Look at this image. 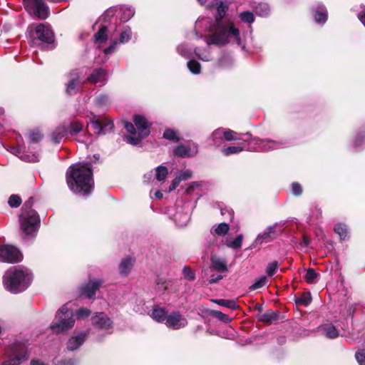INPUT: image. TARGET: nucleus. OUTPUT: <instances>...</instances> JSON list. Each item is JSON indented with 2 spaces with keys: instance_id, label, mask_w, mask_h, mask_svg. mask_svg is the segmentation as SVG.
Returning a JSON list of instances; mask_svg holds the SVG:
<instances>
[{
  "instance_id": "obj_22",
  "label": "nucleus",
  "mask_w": 365,
  "mask_h": 365,
  "mask_svg": "<svg viewBox=\"0 0 365 365\" xmlns=\"http://www.w3.org/2000/svg\"><path fill=\"white\" fill-rule=\"evenodd\" d=\"M322 329L324 334L329 339H334L339 336V330L332 324H324Z\"/></svg>"
},
{
  "instance_id": "obj_61",
  "label": "nucleus",
  "mask_w": 365,
  "mask_h": 365,
  "mask_svg": "<svg viewBox=\"0 0 365 365\" xmlns=\"http://www.w3.org/2000/svg\"><path fill=\"white\" fill-rule=\"evenodd\" d=\"M124 127L128 133L131 134H135V125L133 123L130 122H125Z\"/></svg>"
},
{
  "instance_id": "obj_34",
  "label": "nucleus",
  "mask_w": 365,
  "mask_h": 365,
  "mask_svg": "<svg viewBox=\"0 0 365 365\" xmlns=\"http://www.w3.org/2000/svg\"><path fill=\"white\" fill-rule=\"evenodd\" d=\"M165 314L166 312L165 309L157 307L153 309L151 314V317L155 321L160 322L165 319Z\"/></svg>"
},
{
  "instance_id": "obj_28",
  "label": "nucleus",
  "mask_w": 365,
  "mask_h": 365,
  "mask_svg": "<svg viewBox=\"0 0 365 365\" xmlns=\"http://www.w3.org/2000/svg\"><path fill=\"white\" fill-rule=\"evenodd\" d=\"M110 103V100L108 96L100 94L96 97L94 100L95 106L98 108H104Z\"/></svg>"
},
{
  "instance_id": "obj_37",
  "label": "nucleus",
  "mask_w": 365,
  "mask_h": 365,
  "mask_svg": "<svg viewBox=\"0 0 365 365\" xmlns=\"http://www.w3.org/2000/svg\"><path fill=\"white\" fill-rule=\"evenodd\" d=\"M83 125L79 120H75L70 123V130L68 133L75 135L83 130Z\"/></svg>"
},
{
  "instance_id": "obj_53",
  "label": "nucleus",
  "mask_w": 365,
  "mask_h": 365,
  "mask_svg": "<svg viewBox=\"0 0 365 365\" xmlns=\"http://www.w3.org/2000/svg\"><path fill=\"white\" fill-rule=\"evenodd\" d=\"M90 314H91V311L88 309L85 308V307H81V308L78 309L76 312V317L78 319H83L85 318H87L90 316Z\"/></svg>"
},
{
  "instance_id": "obj_52",
  "label": "nucleus",
  "mask_w": 365,
  "mask_h": 365,
  "mask_svg": "<svg viewBox=\"0 0 365 365\" xmlns=\"http://www.w3.org/2000/svg\"><path fill=\"white\" fill-rule=\"evenodd\" d=\"M8 203L11 207H18L21 203V199L17 195H11L9 198Z\"/></svg>"
},
{
  "instance_id": "obj_54",
  "label": "nucleus",
  "mask_w": 365,
  "mask_h": 365,
  "mask_svg": "<svg viewBox=\"0 0 365 365\" xmlns=\"http://www.w3.org/2000/svg\"><path fill=\"white\" fill-rule=\"evenodd\" d=\"M278 267V262L277 261H274L268 264L266 272L268 276L272 277L274 274Z\"/></svg>"
},
{
  "instance_id": "obj_20",
  "label": "nucleus",
  "mask_w": 365,
  "mask_h": 365,
  "mask_svg": "<svg viewBox=\"0 0 365 365\" xmlns=\"http://www.w3.org/2000/svg\"><path fill=\"white\" fill-rule=\"evenodd\" d=\"M210 140L212 141L211 145L215 146H220L225 142L223 128H217L214 130L210 137Z\"/></svg>"
},
{
  "instance_id": "obj_64",
  "label": "nucleus",
  "mask_w": 365,
  "mask_h": 365,
  "mask_svg": "<svg viewBox=\"0 0 365 365\" xmlns=\"http://www.w3.org/2000/svg\"><path fill=\"white\" fill-rule=\"evenodd\" d=\"M223 278V277L220 274L219 275H212L210 280H209V283L210 284H214V283H216L217 282H218L219 280L222 279Z\"/></svg>"
},
{
  "instance_id": "obj_11",
  "label": "nucleus",
  "mask_w": 365,
  "mask_h": 365,
  "mask_svg": "<svg viewBox=\"0 0 365 365\" xmlns=\"http://www.w3.org/2000/svg\"><path fill=\"white\" fill-rule=\"evenodd\" d=\"M252 143L256 145L253 150L262 152L278 148L280 145L279 143L278 142L271 140H262L259 138H252Z\"/></svg>"
},
{
  "instance_id": "obj_50",
  "label": "nucleus",
  "mask_w": 365,
  "mask_h": 365,
  "mask_svg": "<svg viewBox=\"0 0 365 365\" xmlns=\"http://www.w3.org/2000/svg\"><path fill=\"white\" fill-rule=\"evenodd\" d=\"M194 53L199 59L203 61H209L211 60V56L207 51L202 52L199 48H195Z\"/></svg>"
},
{
  "instance_id": "obj_25",
  "label": "nucleus",
  "mask_w": 365,
  "mask_h": 365,
  "mask_svg": "<svg viewBox=\"0 0 365 365\" xmlns=\"http://www.w3.org/2000/svg\"><path fill=\"white\" fill-rule=\"evenodd\" d=\"M278 319V314L271 309L266 311L259 317V320L265 323H272Z\"/></svg>"
},
{
  "instance_id": "obj_46",
  "label": "nucleus",
  "mask_w": 365,
  "mask_h": 365,
  "mask_svg": "<svg viewBox=\"0 0 365 365\" xmlns=\"http://www.w3.org/2000/svg\"><path fill=\"white\" fill-rule=\"evenodd\" d=\"M177 52L185 58L191 57V50L185 44H180L177 47Z\"/></svg>"
},
{
  "instance_id": "obj_2",
  "label": "nucleus",
  "mask_w": 365,
  "mask_h": 365,
  "mask_svg": "<svg viewBox=\"0 0 365 365\" xmlns=\"http://www.w3.org/2000/svg\"><path fill=\"white\" fill-rule=\"evenodd\" d=\"M70 190L81 195H88L93 188L92 165L90 163H78L71 165L66 173Z\"/></svg>"
},
{
  "instance_id": "obj_6",
  "label": "nucleus",
  "mask_w": 365,
  "mask_h": 365,
  "mask_svg": "<svg viewBox=\"0 0 365 365\" xmlns=\"http://www.w3.org/2000/svg\"><path fill=\"white\" fill-rule=\"evenodd\" d=\"M28 32L34 40H38L41 42L48 44L54 42V34L51 27L47 24L31 25L28 28Z\"/></svg>"
},
{
  "instance_id": "obj_18",
  "label": "nucleus",
  "mask_w": 365,
  "mask_h": 365,
  "mask_svg": "<svg viewBox=\"0 0 365 365\" xmlns=\"http://www.w3.org/2000/svg\"><path fill=\"white\" fill-rule=\"evenodd\" d=\"M314 20L318 24H324L327 20V11L324 6L319 5L313 9Z\"/></svg>"
},
{
  "instance_id": "obj_48",
  "label": "nucleus",
  "mask_w": 365,
  "mask_h": 365,
  "mask_svg": "<svg viewBox=\"0 0 365 365\" xmlns=\"http://www.w3.org/2000/svg\"><path fill=\"white\" fill-rule=\"evenodd\" d=\"M103 125V134H106V133L110 132L113 129V122L111 119H108L107 118H104L101 122Z\"/></svg>"
},
{
  "instance_id": "obj_56",
  "label": "nucleus",
  "mask_w": 365,
  "mask_h": 365,
  "mask_svg": "<svg viewBox=\"0 0 365 365\" xmlns=\"http://www.w3.org/2000/svg\"><path fill=\"white\" fill-rule=\"evenodd\" d=\"M192 175V173L191 170H185L181 171L180 173V174L177 176V178L181 182V181H184V180L191 178Z\"/></svg>"
},
{
  "instance_id": "obj_36",
  "label": "nucleus",
  "mask_w": 365,
  "mask_h": 365,
  "mask_svg": "<svg viewBox=\"0 0 365 365\" xmlns=\"http://www.w3.org/2000/svg\"><path fill=\"white\" fill-rule=\"evenodd\" d=\"M163 138L173 142H178L180 140L178 136V131L170 128H167L165 130L163 133Z\"/></svg>"
},
{
  "instance_id": "obj_8",
  "label": "nucleus",
  "mask_w": 365,
  "mask_h": 365,
  "mask_svg": "<svg viewBox=\"0 0 365 365\" xmlns=\"http://www.w3.org/2000/svg\"><path fill=\"white\" fill-rule=\"evenodd\" d=\"M22 259L23 255L16 247L10 245L0 247V259L2 262L17 263Z\"/></svg>"
},
{
  "instance_id": "obj_3",
  "label": "nucleus",
  "mask_w": 365,
  "mask_h": 365,
  "mask_svg": "<svg viewBox=\"0 0 365 365\" xmlns=\"http://www.w3.org/2000/svg\"><path fill=\"white\" fill-rule=\"evenodd\" d=\"M31 279V274L28 269L11 267L4 273L3 284L9 292L19 293L28 288Z\"/></svg>"
},
{
  "instance_id": "obj_39",
  "label": "nucleus",
  "mask_w": 365,
  "mask_h": 365,
  "mask_svg": "<svg viewBox=\"0 0 365 365\" xmlns=\"http://www.w3.org/2000/svg\"><path fill=\"white\" fill-rule=\"evenodd\" d=\"M168 169L163 165H160L155 168V178L158 181H163L165 180L168 175Z\"/></svg>"
},
{
  "instance_id": "obj_23",
  "label": "nucleus",
  "mask_w": 365,
  "mask_h": 365,
  "mask_svg": "<svg viewBox=\"0 0 365 365\" xmlns=\"http://www.w3.org/2000/svg\"><path fill=\"white\" fill-rule=\"evenodd\" d=\"M212 267L214 269L220 272L227 271V262L225 259L219 257L212 258Z\"/></svg>"
},
{
  "instance_id": "obj_13",
  "label": "nucleus",
  "mask_w": 365,
  "mask_h": 365,
  "mask_svg": "<svg viewBox=\"0 0 365 365\" xmlns=\"http://www.w3.org/2000/svg\"><path fill=\"white\" fill-rule=\"evenodd\" d=\"M103 283V281L101 279L90 281L86 284L83 285L81 287V292L86 297L92 298L95 296L96 290L100 288Z\"/></svg>"
},
{
  "instance_id": "obj_27",
  "label": "nucleus",
  "mask_w": 365,
  "mask_h": 365,
  "mask_svg": "<svg viewBox=\"0 0 365 365\" xmlns=\"http://www.w3.org/2000/svg\"><path fill=\"white\" fill-rule=\"evenodd\" d=\"M11 152L14 153L16 155H19V158L25 161L37 162L39 160V156L38 155L21 154V152L19 151V148H13Z\"/></svg>"
},
{
  "instance_id": "obj_60",
  "label": "nucleus",
  "mask_w": 365,
  "mask_h": 365,
  "mask_svg": "<svg viewBox=\"0 0 365 365\" xmlns=\"http://www.w3.org/2000/svg\"><path fill=\"white\" fill-rule=\"evenodd\" d=\"M292 192L295 195H300L302 193L301 185L297 182H293L292 185Z\"/></svg>"
},
{
  "instance_id": "obj_30",
  "label": "nucleus",
  "mask_w": 365,
  "mask_h": 365,
  "mask_svg": "<svg viewBox=\"0 0 365 365\" xmlns=\"http://www.w3.org/2000/svg\"><path fill=\"white\" fill-rule=\"evenodd\" d=\"M243 235H239L235 239H227L225 245L232 249H239L242 247Z\"/></svg>"
},
{
  "instance_id": "obj_57",
  "label": "nucleus",
  "mask_w": 365,
  "mask_h": 365,
  "mask_svg": "<svg viewBox=\"0 0 365 365\" xmlns=\"http://www.w3.org/2000/svg\"><path fill=\"white\" fill-rule=\"evenodd\" d=\"M29 138L31 142L37 143L42 138V134L39 130H33L30 133Z\"/></svg>"
},
{
  "instance_id": "obj_45",
  "label": "nucleus",
  "mask_w": 365,
  "mask_h": 365,
  "mask_svg": "<svg viewBox=\"0 0 365 365\" xmlns=\"http://www.w3.org/2000/svg\"><path fill=\"white\" fill-rule=\"evenodd\" d=\"M131 38V30L129 27L123 28V30L120 34L119 41L121 43H127Z\"/></svg>"
},
{
  "instance_id": "obj_47",
  "label": "nucleus",
  "mask_w": 365,
  "mask_h": 365,
  "mask_svg": "<svg viewBox=\"0 0 365 365\" xmlns=\"http://www.w3.org/2000/svg\"><path fill=\"white\" fill-rule=\"evenodd\" d=\"M296 303L307 306L312 302L310 293H303L300 297L296 299Z\"/></svg>"
},
{
  "instance_id": "obj_63",
  "label": "nucleus",
  "mask_w": 365,
  "mask_h": 365,
  "mask_svg": "<svg viewBox=\"0 0 365 365\" xmlns=\"http://www.w3.org/2000/svg\"><path fill=\"white\" fill-rule=\"evenodd\" d=\"M116 45H117V41H114L109 47L106 48L104 50L105 53L106 54L112 53L115 51Z\"/></svg>"
},
{
  "instance_id": "obj_12",
  "label": "nucleus",
  "mask_w": 365,
  "mask_h": 365,
  "mask_svg": "<svg viewBox=\"0 0 365 365\" xmlns=\"http://www.w3.org/2000/svg\"><path fill=\"white\" fill-rule=\"evenodd\" d=\"M92 324L100 329H108L111 328L113 322L103 312L96 313L92 317Z\"/></svg>"
},
{
  "instance_id": "obj_49",
  "label": "nucleus",
  "mask_w": 365,
  "mask_h": 365,
  "mask_svg": "<svg viewBox=\"0 0 365 365\" xmlns=\"http://www.w3.org/2000/svg\"><path fill=\"white\" fill-rule=\"evenodd\" d=\"M267 282V279L266 276H262L259 279H258L254 284H252L250 287V290H255L264 287Z\"/></svg>"
},
{
  "instance_id": "obj_26",
  "label": "nucleus",
  "mask_w": 365,
  "mask_h": 365,
  "mask_svg": "<svg viewBox=\"0 0 365 365\" xmlns=\"http://www.w3.org/2000/svg\"><path fill=\"white\" fill-rule=\"evenodd\" d=\"M255 14L259 16H266L269 13L270 9L266 3H258L254 6Z\"/></svg>"
},
{
  "instance_id": "obj_41",
  "label": "nucleus",
  "mask_w": 365,
  "mask_h": 365,
  "mask_svg": "<svg viewBox=\"0 0 365 365\" xmlns=\"http://www.w3.org/2000/svg\"><path fill=\"white\" fill-rule=\"evenodd\" d=\"M187 66L190 71L193 74H199L201 71L200 64L195 60H190Z\"/></svg>"
},
{
  "instance_id": "obj_31",
  "label": "nucleus",
  "mask_w": 365,
  "mask_h": 365,
  "mask_svg": "<svg viewBox=\"0 0 365 365\" xmlns=\"http://www.w3.org/2000/svg\"><path fill=\"white\" fill-rule=\"evenodd\" d=\"M274 237L271 236L265 230L264 232L259 233L256 237L254 244L255 245H262L263 242H268L272 241Z\"/></svg>"
},
{
  "instance_id": "obj_33",
  "label": "nucleus",
  "mask_w": 365,
  "mask_h": 365,
  "mask_svg": "<svg viewBox=\"0 0 365 365\" xmlns=\"http://www.w3.org/2000/svg\"><path fill=\"white\" fill-rule=\"evenodd\" d=\"M212 302L217 304L218 305L230 308L232 310H235L238 307V305L234 300L220 299H212Z\"/></svg>"
},
{
  "instance_id": "obj_21",
  "label": "nucleus",
  "mask_w": 365,
  "mask_h": 365,
  "mask_svg": "<svg viewBox=\"0 0 365 365\" xmlns=\"http://www.w3.org/2000/svg\"><path fill=\"white\" fill-rule=\"evenodd\" d=\"M133 262L131 257L123 259L119 265L120 273L124 276L128 275L133 267Z\"/></svg>"
},
{
  "instance_id": "obj_62",
  "label": "nucleus",
  "mask_w": 365,
  "mask_h": 365,
  "mask_svg": "<svg viewBox=\"0 0 365 365\" xmlns=\"http://www.w3.org/2000/svg\"><path fill=\"white\" fill-rule=\"evenodd\" d=\"M180 181L179 180V179L176 177L170 183V186H169V188H168V192H171L174 190H175L177 188V187L179 185Z\"/></svg>"
},
{
  "instance_id": "obj_19",
  "label": "nucleus",
  "mask_w": 365,
  "mask_h": 365,
  "mask_svg": "<svg viewBox=\"0 0 365 365\" xmlns=\"http://www.w3.org/2000/svg\"><path fill=\"white\" fill-rule=\"evenodd\" d=\"M68 133V130L64 125L56 128L51 133V139L54 143H59L61 140Z\"/></svg>"
},
{
  "instance_id": "obj_44",
  "label": "nucleus",
  "mask_w": 365,
  "mask_h": 365,
  "mask_svg": "<svg viewBox=\"0 0 365 365\" xmlns=\"http://www.w3.org/2000/svg\"><path fill=\"white\" fill-rule=\"evenodd\" d=\"M229 229V225L227 223L222 222L215 227L214 232L217 235L223 236L228 232Z\"/></svg>"
},
{
  "instance_id": "obj_15",
  "label": "nucleus",
  "mask_w": 365,
  "mask_h": 365,
  "mask_svg": "<svg viewBox=\"0 0 365 365\" xmlns=\"http://www.w3.org/2000/svg\"><path fill=\"white\" fill-rule=\"evenodd\" d=\"M88 332H80L76 335L72 336L67 341L66 348L69 351L78 349L86 341Z\"/></svg>"
},
{
  "instance_id": "obj_10",
  "label": "nucleus",
  "mask_w": 365,
  "mask_h": 365,
  "mask_svg": "<svg viewBox=\"0 0 365 365\" xmlns=\"http://www.w3.org/2000/svg\"><path fill=\"white\" fill-rule=\"evenodd\" d=\"M165 324L170 329H179L185 327L187 322L186 319L182 317L179 312H175L167 317Z\"/></svg>"
},
{
  "instance_id": "obj_51",
  "label": "nucleus",
  "mask_w": 365,
  "mask_h": 365,
  "mask_svg": "<svg viewBox=\"0 0 365 365\" xmlns=\"http://www.w3.org/2000/svg\"><path fill=\"white\" fill-rule=\"evenodd\" d=\"M239 17L245 23H252L255 21L254 15L250 11H244L240 14Z\"/></svg>"
},
{
  "instance_id": "obj_59",
  "label": "nucleus",
  "mask_w": 365,
  "mask_h": 365,
  "mask_svg": "<svg viewBox=\"0 0 365 365\" xmlns=\"http://www.w3.org/2000/svg\"><path fill=\"white\" fill-rule=\"evenodd\" d=\"M183 274L186 279L188 280H193L195 279V275L192 270L187 267H185L182 270Z\"/></svg>"
},
{
  "instance_id": "obj_35",
  "label": "nucleus",
  "mask_w": 365,
  "mask_h": 365,
  "mask_svg": "<svg viewBox=\"0 0 365 365\" xmlns=\"http://www.w3.org/2000/svg\"><path fill=\"white\" fill-rule=\"evenodd\" d=\"M334 231L339 235L341 240H346L348 237V228L347 226L344 224H337L334 227Z\"/></svg>"
},
{
  "instance_id": "obj_32",
  "label": "nucleus",
  "mask_w": 365,
  "mask_h": 365,
  "mask_svg": "<svg viewBox=\"0 0 365 365\" xmlns=\"http://www.w3.org/2000/svg\"><path fill=\"white\" fill-rule=\"evenodd\" d=\"M245 150V146L241 143L238 145L229 146L227 148H222V151L225 155H230L232 154H237Z\"/></svg>"
},
{
  "instance_id": "obj_4",
  "label": "nucleus",
  "mask_w": 365,
  "mask_h": 365,
  "mask_svg": "<svg viewBox=\"0 0 365 365\" xmlns=\"http://www.w3.org/2000/svg\"><path fill=\"white\" fill-rule=\"evenodd\" d=\"M74 324L73 312L66 304L57 311L50 328L53 332L61 334L72 329Z\"/></svg>"
},
{
  "instance_id": "obj_9",
  "label": "nucleus",
  "mask_w": 365,
  "mask_h": 365,
  "mask_svg": "<svg viewBox=\"0 0 365 365\" xmlns=\"http://www.w3.org/2000/svg\"><path fill=\"white\" fill-rule=\"evenodd\" d=\"M81 73L78 70H73L67 75L68 82L66 84V92L68 95L76 94L82 83Z\"/></svg>"
},
{
  "instance_id": "obj_38",
  "label": "nucleus",
  "mask_w": 365,
  "mask_h": 365,
  "mask_svg": "<svg viewBox=\"0 0 365 365\" xmlns=\"http://www.w3.org/2000/svg\"><path fill=\"white\" fill-rule=\"evenodd\" d=\"M92 119L90 122V124L93 130L94 133L96 134H103V125L100 120L96 119V115L92 114Z\"/></svg>"
},
{
  "instance_id": "obj_24",
  "label": "nucleus",
  "mask_w": 365,
  "mask_h": 365,
  "mask_svg": "<svg viewBox=\"0 0 365 365\" xmlns=\"http://www.w3.org/2000/svg\"><path fill=\"white\" fill-rule=\"evenodd\" d=\"M119 11L120 13V20L124 22L128 21L135 14L134 9L129 6H122Z\"/></svg>"
},
{
  "instance_id": "obj_43",
  "label": "nucleus",
  "mask_w": 365,
  "mask_h": 365,
  "mask_svg": "<svg viewBox=\"0 0 365 365\" xmlns=\"http://www.w3.org/2000/svg\"><path fill=\"white\" fill-rule=\"evenodd\" d=\"M210 314L215 318L225 323H229L231 321V318L227 314H223L220 311L212 310L210 312Z\"/></svg>"
},
{
  "instance_id": "obj_29",
  "label": "nucleus",
  "mask_w": 365,
  "mask_h": 365,
  "mask_svg": "<svg viewBox=\"0 0 365 365\" xmlns=\"http://www.w3.org/2000/svg\"><path fill=\"white\" fill-rule=\"evenodd\" d=\"M94 37L96 43H102L106 41L108 39L107 27L106 26H102L95 34Z\"/></svg>"
},
{
  "instance_id": "obj_42",
  "label": "nucleus",
  "mask_w": 365,
  "mask_h": 365,
  "mask_svg": "<svg viewBox=\"0 0 365 365\" xmlns=\"http://www.w3.org/2000/svg\"><path fill=\"white\" fill-rule=\"evenodd\" d=\"M223 135L225 141H231V140H241L240 137H238V134L233 130L229 129L223 128Z\"/></svg>"
},
{
  "instance_id": "obj_1",
  "label": "nucleus",
  "mask_w": 365,
  "mask_h": 365,
  "mask_svg": "<svg viewBox=\"0 0 365 365\" xmlns=\"http://www.w3.org/2000/svg\"><path fill=\"white\" fill-rule=\"evenodd\" d=\"M228 6L224 2H220L217 6L215 24L213 26L212 34L205 37L207 45L214 44L222 46L235 39L236 43L242 46L240 31L230 21H222Z\"/></svg>"
},
{
  "instance_id": "obj_5",
  "label": "nucleus",
  "mask_w": 365,
  "mask_h": 365,
  "mask_svg": "<svg viewBox=\"0 0 365 365\" xmlns=\"http://www.w3.org/2000/svg\"><path fill=\"white\" fill-rule=\"evenodd\" d=\"M20 228L24 238H28L36 232L39 227L40 219L37 212L34 210L24 211L19 217Z\"/></svg>"
},
{
  "instance_id": "obj_17",
  "label": "nucleus",
  "mask_w": 365,
  "mask_h": 365,
  "mask_svg": "<svg viewBox=\"0 0 365 365\" xmlns=\"http://www.w3.org/2000/svg\"><path fill=\"white\" fill-rule=\"evenodd\" d=\"M29 356L25 351H21L9 356V359L2 363V365H20L22 361L27 360Z\"/></svg>"
},
{
  "instance_id": "obj_55",
  "label": "nucleus",
  "mask_w": 365,
  "mask_h": 365,
  "mask_svg": "<svg viewBox=\"0 0 365 365\" xmlns=\"http://www.w3.org/2000/svg\"><path fill=\"white\" fill-rule=\"evenodd\" d=\"M365 144V134L359 133L354 140V146L356 148H359Z\"/></svg>"
},
{
  "instance_id": "obj_58",
  "label": "nucleus",
  "mask_w": 365,
  "mask_h": 365,
  "mask_svg": "<svg viewBox=\"0 0 365 365\" xmlns=\"http://www.w3.org/2000/svg\"><path fill=\"white\" fill-rule=\"evenodd\" d=\"M356 359L359 365H365V350L359 351L355 354Z\"/></svg>"
},
{
  "instance_id": "obj_14",
  "label": "nucleus",
  "mask_w": 365,
  "mask_h": 365,
  "mask_svg": "<svg viewBox=\"0 0 365 365\" xmlns=\"http://www.w3.org/2000/svg\"><path fill=\"white\" fill-rule=\"evenodd\" d=\"M197 153V147L195 143H189L187 145H179L175 150L174 154L181 158L194 156Z\"/></svg>"
},
{
  "instance_id": "obj_16",
  "label": "nucleus",
  "mask_w": 365,
  "mask_h": 365,
  "mask_svg": "<svg viewBox=\"0 0 365 365\" xmlns=\"http://www.w3.org/2000/svg\"><path fill=\"white\" fill-rule=\"evenodd\" d=\"M87 81L91 83L99 84L103 86L107 81V74L105 70L100 68L94 70L93 72L87 78Z\"/></svg>"
},
{
  "instance_id": "obj_40",
  "label": "nucleus",
  "mask_w": 365,
  "mask_h": 365,
  "mask_svg": "<svg viewBox=\"0 0 365 365\" xmlns=\"http://www.w3.org/2000/svg\"><path fill=\"white\" fill-rule=\"evenodd\" d=\"M319 277V274L313 269H308L304 275V279L306 282L309 284H313L317 282Z\"/></svg>"
},
{
  "instance_id": "obj_7",
  "label": "nucleus",
  "mask_w": 365,
  "mask_h": 365,
  "mask_svg": "<svg viewBox=\"0 0 365 365\" xmlns=\"http://www.w3.org/2000/svg\"><path fill=\"white\" fill-rule=\"evenodd\" d=\"M133 121L138 129V135H128L125 137V141L132 145H137L142 138L149 135V125L147 120L142 115H135Z\"/></svg>"
}]
</instances>
